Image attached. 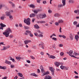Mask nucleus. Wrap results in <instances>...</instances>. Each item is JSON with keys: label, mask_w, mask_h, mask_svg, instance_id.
<instances>
[{"label": "nucleus", "mask_w": 79, "mask_h": 79, "mask_svg": "<svg viewBox=\"0 0 79 79\" xmlns=\"http://www.w3.org/2000/svg\"><path fill=\"white\" fill-rule=\"evenodd\" d=\"M0 19L1 20H4V19H5V17L3 16L1 17Z\"/></svg>", "instance_id": "obj_27"}, {"label": "nucleus", "mask_w": 79, "mask_h": 79, "mask_svg": "<svg viewBox=\"0 0 79 79\" xmlns=\"http://www.w3.org/2000/svg\"><path fill=\"white\" fill-rule=\"evenodd\" d=\"M19 26L21 27H23V26H22V24H19Z\"/></svg>", "instance_id": "obj_63"}, {"label": "nucleus", "mask_w": 79, "mask_h": 79, "mask_svg": "<svg viewBox=\"0 0 79 79\" xmlns=\"http://www.w3.org/2000/svg\"><path fill=\"white\" fill-rule=\"evenodd\" d=\"M7 79V77H5L2 78V79Z\"/></svg>", "instance_id": "obj_60"}, {"label": "nucleus", "mask_w": 79, "mask_h": 79, "mask_svg": "<svg viewBox=\"0 0 79 79\" xmlns=\"http://www.w3.org/2000/svg\"><path fill=\"white\" fill-rule=\"evenodd\" d=\"M18 78V76H16L15 77H14V79H17Z\"/></svg>", "instance_id": "obj_64"}, {"label": "nucleus", "mask_w": 79, "mask_h": 79, "mask_svg": "<svg viewBox=\"0 0 79 79\" xmlns=\"http://www.w3.org/2000/svg\"><path fill=\"white\" fill-rule=\"evenodd\" d=\"M18 74L20 77H23V75L22 73H19Z\"/></svg>", "instance_id": "obj_32"}, {"label": "nucleus", "mask_w": 79, "mask_h": 79, "mask_svg": "<svg viewBox=\"0 0 79 79\" xmlns=\"http://www.w3.org/2000/svg\"><path fill=\"white\" fill-rule=\"evenodd\" d=\"M9 37H10V38H13V35H9Z\"/></svg>", "instance_id": "obj_41"}, {"label": "nucleus", "mask_w": 79, "mask_h": 79, "mask_svg": "<svg viewBox=\"0 0 79 79\" xmlns=\"http://www.w3.org/2000/svg\"><path fill=\"white\" fill-rule=\"evenodd\" d=\"M40 68L41 70V72L43 73V74H42V76H45V75H48V74H50V72H49L48 71H47L45 72L44 69L42 65H41Z\"/></svg>", "instance_id": "obj_2"}, {"label": "nucleus", "mask_w": 79, "mask_h": 79, "mask_svg": "<svg viewBox=\"0 0 79 79\" xmlns=\"http://www.w3.org/2000/svg\"><path fill=\"white\" fill-rule=\"evenodd\" d=\"M6 15L7 16H9L10 20H12L13 19V16L11 15V13L10 12L8 11L6 12Z\"/></svg>", "instance_id": "obj_4"}, {"label": "nucleus", "mask_w": 79, "mask_h": 79, "mask_svg": "<svg viewBox=\"0 0 79 79\" xmlns=\"http://www.w3.org/2000/svg\"><path fill=\"white\" fill-rule=\"evenodd\" d=\"M43 4H45L46 3H47V2L46 1H43Z\"/></svg>", "instance_id": "obj_53"}, {"label": "nucleus", "mask_w": 79, "mask_h": 79, "mask_svg": "<svg viewBox=\"0 0 79 79\" xmlns=\"http://www.w3.org/2000/svg\"><path fill=\"white\" fill-rule=\"evenodd\" d=\"M24 42L25 45H27L28 43H29V42H31V40H26L24 41Z\"/></svg>", "instance_id": "obj_10"}, {"label": "nucleus", "mask_w": 79, "mask_h": 79, "mask_svg": "<svg viewBox=\"0 0 79 79\" xmlns=\"http://www.w3.org/2000/svg\"><path fill=\"white\" fill-rule=\"evenodd\" d=\"M35 14L34 13H32L30 15V18H33V17H35Z\"/></svg>", "instance_id": "obj_14"}, {"label": "nucleus", "mask_w": 79, "mask_h": 79, "mask_svg": "<svg viewBox=\"0 0 79 79\" xmlns=\"http://www.w3.org/2000/svg\"><path fill=\"white\" fill-rule=\"evenodd\" d=\"M5 63H6V64H9V65L11 64V62L10 61H8L7 60H5Z\"/></svg>", "instance_id": "obj_8"}, {"label": "nucleus", "mask_w": 79, "mask_h": 79, "mask_svg": "<svg viewBox=\"0 0 79 79\" xmlns=\"http://www.w3.org/2000/svg\"><path fill=\"white\" fill-rule=\"evenodd\" d=\"M27 62L28 63H31V61H30V60H27Z\"/></svg>", "instance_id": "obj_61"}, {"label": "nucleus", "mask_w": 79, "mask_h": 79, "mask_svg": "<svg viewBox=\"0 0 79 79\" xmlns=\"http://www.w3.org/2000/svg\"><path fill=\"white\" fill-rule=\"evenodd\" d=\"M34 27L35 28V29H39V26L37 24H35L34 25Z\"/></svg>", "instance_id": "obj_15"}, {"label": "nucleus", "mask_w": 79, "mask_h": 79, "mask_svg": "<svg viewBox=\"0 0 79 79\" xmlns=\"http://www.w3.org/2000/svg\"><path fill=\"white\" fill-rule=\"evenodd\" d=\"M45 23V21H40V23Z\"/></svg>", "instance_id": "obj_50"}, {"label": "nucleus", "mask_w": 79, "mask_h": 79, "mask_svg": "<svg viewBox=\"0 0 79 79\" xmlns=\"http://www.w3.org/2000/svg\"><path fill=\"white\" fill-rule=\"evenodd\" d=\"M12 32L11 29H10V28H8L6 29V31L3 32V34L6 37H8L9 36L10 33H12Z\"/></svg>", "instance_id": "obj_1"}, {"label": "nucleus", "mask_w": 79, "mask_h": 79, "mask_svg": "<svg viewBox=\"0 0 79 79\" xmlns=\"http://www.w3.org/2000/svg\"><path fill=\"white\" fill-rule=\"evenodd\" d=\"M62 37L63 38H64V39H66V36H64V35H62Z\"/></svg>", "instance_id": "obj_56"}, {"label": "nucleus", "mask_w": 79, "mask_h": 79, "mask_svg": "<svg viewBox=\"0 0 79 79\" xmlns=\"http://www.w3.org/2000/svg\"><path fill=\"white\" fill-rule=\"evenodd\" d=\"M55 24L56 25V26H57L59 25V24L58 22H56V23H55Z\"/></svg>", "instance_id": "obj_42"}, {"label": "nucleus", "mask_w": 79, "mask_h": 79, "mask_svg": "<svg viewBox=\"0 0 79 79\" xmlns=\"http://www.w3.org/2000/svg\"><path fill=\"white\" fill-rule=\"evenodd\" d=\"M52 11L50 10H48V13H52Z\"/></svg>", "instance_id": "obj_44"}, {"label": "nucleus", "mask_w": 79, "mask_h": 79, "mask_svg": "<svg viewBox=\"0 0 79 79\" xmlns=\"http://www.w3.org/2000/svg\"><path fill=\"white\" fill-rule=\"evenodd\" d=\"M0 25L1 27H6V25L3 24L2 23H1L0 24Z\"/></svg>", "instance_id": "obj_18"}, {"label": "nucleus", "mask_w": 79, "mask_h": 79, "mask_svg": "<svg viewBox=\"0 0 79 79\" xmlns=\"http://www.w3.org/2000/svg\"><path fill=\"white\" fill-rule=\"evenodd\" d=\"M34 35L35 36H37V35H38V34H37V33H35Z\"/></svg>", "instance_id": "obj_51"}, {"label": "nucleus", "mask_w": 79, "mask_h": 79, "mask_svg": "<svg viewBox=\"0 0 79 79\" xmlns=\"http://www.w3.org/2000/svg\"><path fill=\"white\" fill-rule=\"evenodd\" d=\"M49 58H52V59H55L56 57H55V56L51 55L50 56V57H49Z\"/></svg>", "instance_id": "obj_19"}, {"label": "nucleus", "mask_w": 79, "mask_h": 79, "mask_svg": "<svg viewBox=\"0 0 79 79\" xmlns=\"http://www.w3.org/2000/svg\"><path fill=\"white\" fill-rule=\"evenodd\" d=\"M69 37L70 38L71 40H73L74 39V35L72 34H70L69 35Z\"/></svg>", "instance_id": "obj_9"}, {"label": "nucleus", "mask_w": 79, "mask_h": 79, "mask_svg": "<svg viewBox=\"0 0 79 79\" xmlns=\"http://www.w3.org/2000/svg\"><path fill=\"white\" fill-rule=\"evenodd\" d=\"M44 79H52V77L49 75H47L45 76V77L44 78Z\"/></svg>", "instance_id": "obj_7"}, {"label": "nucleus", "mask_w": 79, "mask_h": 79, "mask_svg": "<svg viewBox=\"0 0 79 79\" xmlns=\"http://www.w3.org/2000/svg\"><path fill=\"white\" fill-rule=\"evenodd\" d=\"M63 23V20L60 19L58 21V23Z\"/></svg>", "instance_id": "obj_24"}, {"label": "nucleus", "mask_w": 79, "mask_h": 79, "mask_svg": "<svg viewBox=\"0 0 79 79\" xmlns=\"http://www.w3.org/2000/svg\"><path fill=\"white\" fill-rule=\"evenodd\" d=\"M30 75L31 76H35V77H37V76H38V75H36V74H35V73H31L30 74Z\"/></svg>", "instance_id": "obj_17"}, {"label": "nucleus", "mask_w": 79, "mask_h": 79, "mask_svg": "<svg viewBox=\"0 0 79 79\" xmlns=\"http://www.w3.org/2000/svg\"><path fill=\"white\" fill-rule=\"evenodd\" d=\"M60 55L61 56H63L64 55V53L63 52H61L60 53Z\"/></svg>", "instance_id": "obj_28"}, {"label": "nucleus", "mask_w": 79, "mask_h": 79, "mask_svg": "<svg viewBox=\"0 0 79 79\" xmlns=\"http://www.w3.org/2000/svg\"><path fill=\"white\" fill-rule=\"evenodd\" d=\"M62 3H63V5H58V7L61 8V7H63V6H65V5H66V0H62Z\"/></svg>", "instance_id": "obj_5"}, {"label": "nucleus", "mask_w": 79, "mask_h": 79, "mask_svg": "<svg viewBox=\"0 0 79 79\" xmlns=\"http://www.w3.org/2000/svg\"><path fill=\"white\" fill-rule=\"evenodd\" d=\"M69 2L70 3L72 4L74 3V2L73 0H69Z\"/></svg>", "instance_id": "obj_25"}, {"label": "nucleus", "mask_w": 79, "mask_h": 79, "mask_svg": "<svg viewBox=\"0 0 79 79\" xmlns=\"http://www.w3.org/2000/svg\"><path fill=\"white\" fill-rule=\"evenodd\" d=\"M73 24L74 25H77V22H76L75 21L73 22Z\"/></svg>", "instance_id": "obj_31"}, {"label": "nucleus", "mask_w": 79, "mask_h": 79, "mask_svg": "<svg viewBox=\"0 0 79 79\" xmlns=\"http://www.w3.org/2000/svg\"><path fill=\"white\" fill-rule=\"evenodd\" d=\"M26 32H27V33H29V34H30V33H31V32L29 30H26Z\"/></svg>", "instance_id": "obj_39"}, {"label": "nucleus", "mask_w": 79, "mask_h": 79, "mask_svg": "<svg viewBox=\"0 0 79 79\" xmlns=\"http://www.w3.org/2000/svg\"><path fill=\"white\" fill-rule=\"evenodd\" d=\"M54 17H59L60 16V14L58 13L55 14L54 15Z\"/></svg>", "instance_id": "obj_21"}, {"label": "nucleus", "mask_w": 79, "mask_h": 79, "mask_svg": "<svg viewBox=\"0 0 79 79\" xmlns=\"http://www.w3.org/2000/svg\"><path fill=\"white\" fill-rule=\"evenodd\" d=\"M31 56V59H32L33 60H34V59H35V58H34V57L33 56Z\"/></svg>", "instance_id": "obj_49"}, {"label": "nucleus", "mask_w": 79, "mask_h": 79, "mask_svg": "<svg viewBox=\"0 0 79 79\" xmlns=\"http://www.w3.org/2000/svg\"><path fill=\"white\" fill-rule=\"evenodd\" d=\"M12 8H14L15 7V4H13L12 5Z\"/></svg>", "instance_id": "obj_47"}, {"label": "nucleus", "mask_w": 79, "mask_h": 79, "mask_svg": "<svg viewBox=\"0 0 79 79\" xmlns=\"http://www.w3.org/2000/svg\"><path fill=\"white\" fill-rule=\"evenodd\" d=\"M55 64L56 66L57 67H58V66H60V63L56 62L55 63Z\"/></svg>", "instance_id": "obj_13"}, {"label": "nucleus", "mask_w": 79, "mask_h": 79, "mask_svg": "<svg viewBox=\"0 0 79 79\" xmlns=\"http://www.w3.org/2000/svg\"><path fill=\"white\" fill-rule=\"evenodd\" d=\"M60 68L61 69H64V68H65V67L64 66H63V65H62L60 66Z\"/></svg>", "instance_id": "obj_38"}, {"label": "nucleus", "mask_w": 79, "mask_h": 79, "mask_svg": "<svg viewBox=\"0 0 79 79\" xmlns=\"http://www.w3.org/2000/svg\"><path fill=\"white\" fill-rule=\"evenodd\" d=\"M79 35H77L75 36V39L76 41H78L79 40Z\"/></svg>", "instance_id": "obj_12"}, {"label": "nucleus", "mask_w": 79, "mask_h": 79, "mask_svg": "<svg viewBox=\"0 0 79 79\" xmlns=\"http://www.w3.org/2000/svg\"><path fill=\"white\" fill-rule=\"evenodd\" d=\"M59 31L60 32H62V31H61V27H60V28L59 29Z\"/></svg>", "instance_id": "obj_52"}, {"label": "nucleus", "mask_w": 79, "mask_h": 79, "mask_svg": "<svg viewBox=\"0 0 79 79\" xmlns=\"http://www.w3.org/2000/svg\"><path fill=\"white\" fill-rule=\"evenodd\" d=\"M63 46V45L62 44H60L59 45V47H62Z\"/></svg>", "instance_id": "obj_40"}, {"label": "nucleus", "mask_w": 79, "mask_h": 79, "mask_svg": "<svg viewBox=\"0 0 79 79\" xmlns=\"http://www.w3.org/2000/svg\"><path fill=\"white\" fill-rule=\"evenodd\" d=\"M36 10H37V11L38 12H38H40L42 11V10L40 9H38Z\"/></svg>", "instance_id": "obj_35"}, {"label": "nucleus", "mask_w": 79, "mask_h": 79, "mask_svg": "<svg viewBox=\"0 0 79 79\" xmlns=\"http://www.w3.org/2000/svg\"><path fill=\"white\" fill-rule=\"evenodd\" d=\"M10 66L11 68H15V65L13 64H11Z\"/></svg>", "instance_id": "obj_33"}, {"label": "nucleus", "mask_w": 79, "mask_h": 79, "mask_svg": "<svg viewBox=\"0 0 79 79\" xmlns=\"http://www.w3.org/2000/svg\"><path fill=\"white\" fill-rule=\"evenodd\" d=\"M74 13H78V10H75L74 11Z\"/></svg>", "instance_id": "obj_46"}, {"label": "nucleus", "mask_w": 79, "mask_h": 79, "mask_svg": "<svg viewBox=\"0 0 79 79\" xmlns=\"http://www.w3.org/2000/svg\"><path fill=\"white\" fill-rule=\"evenodd\" d=\"M39 17L41 19H42V14H40L39 15Z\"/></svg>", "instance_id": "obj_26"}, {"label": "nucleus", "mask_w": 79, "mask_h": 79, "mask_svg": "<svg viewBox=\"0 0 79 79\" xmlns=\"http://www.w3.org/2000/svg\"><path fill=\"white\" fill-rule=\"evenodd\" d=\"M23 45V43H22V42H20L19 47H22Z\"/></svg>", "instance_id": "obj_30"}, {"label": "nucleus", "mask_w": 79, "mask_h": 79, "mask_svg": "<svg viewBox=\"0 0 79 79\" xmlns=\"http://www.w3.org/2000/svg\"><path fill=\"white\" fill-rule=\"evenodd\" d=\"M52 39L54 40L55 41H56L57 40V39L56 38H52Z\"/></svg>", "instance_id": "obj_37"}, {"label": "nucleus", "mask_w": 79, "mask_h": 79, "mask_svg": "<svg viewBox=\"0 0 79 79\" xmlns=\"http://www.w3.org/2000/svg\"><path fill=\"white\" fill-rule=\"evenodd\" d=\"M30 7L32 8H35V6L33 4H31L30 5Z\"/></svg>", "instance_id": "obj_22"}, {"label": "nucleus", "mask_w": 79, "mask_h": 79, "mask_svg": "<svg viewBox=\"0 0 79 79\" xmlns=\"http://www.w3.org/2000/svg\"><path fill=\"white\" fill-rule=\"evenodd\" d=\"M42 19H44V18H47V15L46 14H44L42 15Z\"/></svg>", "instance_id": "obj_23"}, {"label": "nucleus", "mask_w": 79, "mask_h": 79, "mask_svg": "<svg viewBox=\"0 0 79 79\" xmlns=\"http://www.w3.org/2000/svg\"><path fill=\"white\" fill-rule=\"evenodd\" d=\"M79 78V77L77 76H76L75 77V79H77V78Z\"/></svg>", "instance_id": "obj_57"}, {"label": "nucleus", "mask_w": 79, "mask_h": 79, "mask_svg": "<svg viewBox=\"0 0 79 79\" xmlns=\"http://www.w3.org/2000/svg\"><path fill=\"white\" fill-rule=\"evenodd\" d=\"M73 50H71L69 51V56H71V57H73V56L72 54H73Z\"/></svg>", "instance_id": "obj_11"}, {"label": "nucleus", "mask_w": 79, "mask_h": 79, "mask_svg": "<svg viewBox=\"0 0 79 79\" xmlns=\"http://www.w3.org/2000/svg\"><path fill=\"white\" fill-rule=\"evenodd\" d=\"M6 50L5 47V46H3V50Z\"/></svg>", "instance_id": "obj_58"}, {"label": "nucleus", "mask_w": 79, "mask_h": 79, "mask_svg": "<svg viewBox=\"0 0 79 79\" xmlns=\"http://www.w3.org/2000/svg\"><path fill=\"white\" fill-rule=\"evenodd\" d=\"M24 28L25 29H29V28L28 27L26 26H24Z\"/></svg>", "instance_id": "obj_34"}, {"label": "nucleus", "mask_w": 79, "mask_h": 79, "mask_svg": "<svg viewBox=\"0 0 79 79\" xmlns=\"http://www.w3.org/2000/svg\"><path fill=\"white\" fill-rule=\"evenodd\" d=\"M37 32H39V33H40V34H42V33L40 32V31L39 30H38L37 31Z\"/></svg>", "instance_id": "obj_59"}, {"label": "nucleus", "mask_w": 79, "mask_h": 79, "mask_svg": "<svg viewBox=\"0 0 79 79\" xmlns=\"http://www.w3.org/2000/svg\"><path fill=\"white\" fill-rule=\"evenodd\" d=\"M15 58L16 60H20L21 59V58L19 57H16Z\"/></svg>", "instance_id": "obj_36"}, {"label": "nucleus", "mask_w": 79, "mask_h": 79, "mask_svg": "<svg viewBox=\"0 0 79 79\" xmlns=\"http://www.w3.org/2000/svg\"><path fill=\"white\" fill-rule=\"evenodd\" d=\"M35 20V18H33L32 19V23H34V21Z\"/></svg>", "instance_id": "obj_45"}, {"label": "nucleus", "mask_w": 79, "mask_h": 79, "mask_svg": "<svg viewBox=\"0 0 79 79\" xmlns=\"http://www.w3.org/2000/svg\"><path fill=\"white\" fill-rule=\"evenodd\" d=\"M0 69H6V67L0 66Z\"/></svg>", "instance_id": "obj_16"}, {"label": "nucleus", "mask_w": 79, "mask_h": 79, "mask_svg": "<svg viewBox=\"0 0 79 79\" xmlns=\"http://www.w3.org/2000/svg\"><path fill=\"white\" fill-rule=\"evenodd\" d=\"M30 36L31 37H33V35H32L31 33H30Z\"/></svg>", "instance_id": "obj_54"}, {"label": "nucleus", "mask_w": 79, "mask_h": 79, "mask_svg": "<svg viewBox=\"0 0 79 79\" xmlns=\"http://www.w3.org/2000/svg\"><path fill=\"white\" fill-rule=\"evenodd\" d=\"M49 70L51 71L52 75L54 76V72H55V69L52 67H49Z\"/></svg>", "instance_id": "obj_6"}, {"label": "nucleus", "mask_w": 79, "mask_h": 79, "mask_svg": "<svg viewBox=\"0 0 79 79\" xmlns=\"http://www.w3.org/2000/svg\"><path fill=\"white\" fill-rule=\"evenodd\" d=\"M73 58H77V59H79V57H76L74 56H73Z\"/></svg>", "instance_id": "obj_48"}, {"label": "nucleus", "mask_w": 79, "mask_h": 79, "mask_svg": "<svg viewBox=\"0 0 79 79\" xmlns=\"http://www.w3.org/2000/svg\"><path fill=\"white\" fill-rule=\"evenodd\" d=\"M24 23H26L27 25H28V26H30L31 24V19L29 18H28L27 19V20L26 19H24Z\"/></svg>", "instance_id": "obj_3"}, {"label": "nucleus", "mask_w": 79, "mask_h": 79, "mask_svg": "<svg viewBox=\"0 0 79 79\" xmlns=\"http://www.w3.org/2000/svg\"><path fill=\"white\" fill-rule=\"evenodd\" d=\"M39 37H43V35H42V34H40L39 35Z\"/></svg>", "instance_id": "obj_43"}, {"label": "nucleus", "mask_w": 79, "mask_h": 79, "mask_svg": "<svg viewBox=\"0 0 79 79\" xmlns=\"http://www.w3.org/2000/svg\"><path fill=\"white\" fill-rule=\"evenodd\" d=\"M37 3H40V0H37Z\"/></svg>", "instance_id": "obj_62"}, {"label": "nucleus", "mask_w": 79, "mask_h": 79, "mask_svg": "<svg viewBox=\"0 0 79 79\" xmlns=\"http://www.w3.org/2000/svg\"><path fill=\"white\" fill-rule=\"evenodd\" d=\"M2 6H3V5L2 4H0V9L1 10L2 9Z\"/></svg>", "instance_id": "obj_55"}, {"label": "nucleus", "mask_w": 79, "mask_h": 79, "mask_svg": "<svg viewBox=\"0 0 79 79\" xmlns=\"http://www.w3.org/2000/svg\"><path fill=\"white\" fill-rule=\"evenodd\" d=\"M10 60H11L12 61V62H14V63H16V61H15V60L14 59H13L12 57H10Z\"/></svg>", "instance_id": "obj_20"}, {"label": "nucleus", "mask_w": 79, "mask_h": 79, "mask_svg": "<svg viewBox=\"0 0 79 79\" xmlns=\"http://www.w3.org/2000/svg\"><path fill=\"white\" fill-rule=\"evenodd\" d=\"M34 13L35 14H37V13H38L37 9L35 10H34Z\"/></svg>", "instance_id": "obj_29"}]
</instances>
